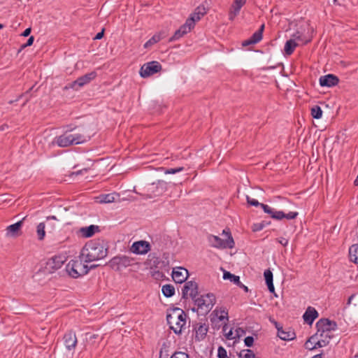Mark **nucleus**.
Here are the masks:
<instances>
[{"label": "nucleus", "instance_id": "nucleus-1", "mask_svg": "<svg viewBox=\"0 0 358 358\" xmlns=\"http://www.w3.org/2000/svg\"><path fill=\"white\" fill-rule=\"evenodd\" d=\"M80 253L85 257V262H91L106 257L108 248L103 241L92 240L85 245Z\"/></svg>", "mask_w": 358, "mask_h": 358}, {"label": "nucleus", "instance_id": "nucleus-2", "mask_svg": "<svg viewBox=\"0 0 358 358\" xmlns=\"http://www.w3.org/2000/svg\"><path fill=\"white\" fill-rule=\"evenodd\" d=\"M186 313L180 308H176L167 314L166 320L169 328L176 334H180L186 326Z\"/></svg>", "mask_w": 358, "mask_h": 358}, {"label": "nucleus", "instance_id": "nucleus-3", "mask_svg": "<svg viewBox=\"0 0 358 358\" xmlns=\"http://www.w3.org/2000/svg\"><path fill=\"white\" fill-rule=\"evenodd\" d=\"M90 135H85L82 134H69L64 133L55 138V143L59 147L65 148L71 145H78L83 143L90 140Z\"/></svg>", "mask_w": 358, "mask_h": 358}, {"label": "nucleus", "instance_id": "nucleus-4", "mask_svg": "<svg viewBox=\"0 0 358 358\" xmlns=\"http://www.w3.org/2000/svg\"><path fill=\"white\" fill-rule=\"evenodd\" d=\"M83 262H85V257H81V254L77 258L71 259L66 266V271L69 275L77 278L87 274L90 268Z\"/></svg>", "mask_w": 358, "mask_h": 358}, {"label": "nucleus", "instance_id": "nucleus-5", "mask_svg": "<svg viewBox=\"0 0 358 358\" xmlns=\"http://www.w3.org/2000/svg\"><path fill=\"white\" fill-rule=\"evenodd\" d=\"M222 234L226 238L225 239L212 234L208 236V241L210 246L218 249H232L234 248L235 243L229 229H224Z\"/></svg>", "mask_w": 358, "mask_h": 358}, {"label": "nucleus", "instance_id": "nucleus-6", "mask_svg": "<svg viewBox=\"0 0 358 358\" xmlns=\"http://www.w3.org/2000/svg\"><path fill=\"white\" fill-rule=\"evenodd\" d=\"M194 304L197 306V310L207 313L210 311L216 303L215 296L213 293L201 295L194 300Z\"/></svg>", "mask_w": 358, "mask_h": 358}, {"label": "nucleus", "instance_id": "nucleus-7", "mask_svg": "<svg viewBox=\"0 0 358 358\" xmlns=\"http://www.w3.org/2000/svg\"><path fill=\"white\" fill-rule=\"evenodd\" d=\"M317 332L320 333V337H326L331 338L329 334L331 331H334L337 328V324L336 322L330 320L327 318H322L318 320L316 323Z\"/></svg>", "mask_w": 358, "mask_h": 358}, {"label": "nucleus", "instance_id": "nucleus-8", "mask_svg": "<svg viewBox=\"0 0 358 358\" xmlns=\"http://www.w3.org/2000/svg\"><path fill=\"white\" fill-rule=\"evenodd\" d=\"M167 190V183L164 180H158L152 182L147 187V193L145 194V199H152L162 195Z\"/></svg>", "mask_w": 358, "mask_h": 358}, {"label": "nucleus", "instance_id": "nucleus-9", "mask_svg": "<svg viewBox=\"0 0 358 358\" xmlns=\"http://www.w3.org/2000/svg\"><path fill=\"white\" fill-rule=\"evenodd\" d=\"M134 259L126 255L116 256L112 258L108 264L110 267L115 271H120L122 268H126L133 264Z\"/></svg>", "mask_w": 358, "mask_h": 358}, {"label": "nucleus", "instance_id": "nucleus-10", "mask_svg": "<svg viewBox=\"0 0 358 358\" xmlns=\"http://www.w3.org/2000/svg\"><path fill=\"white\" fill-rule=\"evenodd\" d=\"M162 69L161 64L157 61H152L144 64L140 69L139 73L142 78H148L159 72Z\"/></svg>", "mask_w": 358, "mask_h": 358}, {"label": "nucleus", "instance_id": "nucleus-11", "mask_svg": "<svg viewBox=\"0 0 358 358\" xmlns=\"http://www.w3.org/2000/svg\"><path fill=\"white\" fill-rule=\"evenodd\" d=\"M199 287L197 282L194 280L187 281L182 289V299H187L189 297L193 301L197 297Z\"/></svg>", "mask_w": 358, "mask_h": 358}, {"label": "nucleus", "instance_id": "nucleus-12", "mask_svg": "<svg viewBox=\"0 0 358 358\" xmlns=\"http://www.w3.org/2000/svg\"><path fill=\"white\" fill-rule=\"evenodd\" d=\"M195 26L193 18H187L185 23L176 30L171 38V40H178L184 35L189 33Z\"/></svg>", "mask_w": 358, "mask_h": 358}, {"label": "nucleus", "instance_id": "nucleus-13", "mask_svg": "<svg viewBox=\"0 0 358 358\" xmlns=\"http://www.w3.org/2000/svg\"><path fill=\"white\" fill-rule=\"evenodd\" d=\"M97 74L95 71H92L84 76L78 78L75 81L71 84V87L78 90V87H81L85 85L88 84L90 81L96 77Z\"/></svg>", "mask_w": 358, "mask_h": 358}, {"label": "nucleus", "instance_id": "nucleus-14", "mask_svg": "<svg viewBox=\"0 0 358 358\" xmlns=\"http://www.w3.org/2000/svg\"><path fill=\"white\" fill-rule=\"evenodd\" d=\"M64 345L68 351L73 350L77 345L78 340L76 332L73 330L67 331L63 337Z\"/></svg>", "mask_w": 358, "mask_h": 358}, {"label": "nucleus", "instance_id": "nucleus-15", "mask_svg": "<svg viewBox=\"0 0 358 358\" xmlns=\"http://www.w3.org/2000/svg\"><path fill=\"white\" fill-rule=\"evenodd\" d=\"M150 250V245L145 241L134 242L130 248V251L137 255H145Z\"/></svg>", "mask_w": 358, "mask_h": 358}, {"label": "nucleus", "instance_id": "nucleus-16", "mask_svg": "<svg viewBox=\"0 0 358 358\" xmlns=\"http://www.w3.org/2000/svg\"><path fill=\"white\" fill-rule=\"evenodd\" d=\"M188 275V271L182 267H178L172 271V278L176 283L186 282Z\"/></svg>", "mask_w": 358, "mask_h": 358}, {"label": "nucleus", "instance_id": "nucleus-17", "mask_svg": "<svg viewBox=\"0 0 358 358\" xmlns=\"http://www.w3.org/2000/svg\"><path fill=\"white\" fill-rule=\"evenodd\" d=\"M320 85L322 87H334L338 85L339 82L338 78L334 74H327L321 76L319 80Z\"/></svg>", "mask_w": 358, "mask_h": 358}, {"label": "nucleus", "instance_id": "nucleus-18", "mask_svg": "<svg viewBox=\"0 0 358 358\" xmlns=\"http://www.w3.org/2000/svg\"><path fill=\"white\" fill-rule=\"evenodd\" d=\"M27 217H24L21 220L17 222L15 224H10L7 227L6 236L8 237H17L20 234V229L23 224V221Z\"/></svg>", "mask_w": 358, "mask_h": 358}, {"label": "nucleus", "instance_id": "nucleus-19", "mask_svg": "<svg viewBox=\"0 0 358 358\" xmlns=\"http://www.w3.org/2000/svg\"><path fill=\"white\" fill-rule=\"evenodd\" d=\"M66 260L64 255H55L48 260L47 264L51 269L56 271L62 266Z\"/></svg>", "mask_w": 358, "mask_h": 358}, {"label": "nucleus", "instance_id": "nucleus-20", "mask_svg": "<svg viewBox=\"0 0 358 358\" xmlns=\"http://www.w3.org/2000/svg\"><path fill=\"white\" fill-rule=\"evenodd\" d=\"M99 227L97 225L91 224L88 227H81L79 229L80 235L83 238H90L95 234V233L99 232Z\"/></svg>", "mask_w": 358, "mask_h": 358}, {"label": "nucleus", "instance_id": "nucleus-21", "mask_svg": "<svg viewBox=\"0 0 358 358\" xmlns=\"http://www.w3.org/2000/svg\"><path fill=\"white\" fill-rule=\"evenodd\" d=\"M318 317V313L315 308L309 306L303 315L304 322L308 324H312Z\"/></svg>", "mask_w": 358, "mask_h": 358}, {"label": "nucleus", "instance_id": "nucleus-22", "mask_svg": "<svg viewBox=\"0 0 358 358\" xmlns=\"http://www.w3.org/2000/svg\"><path fill=\"white\" fill-rule=\"evenodd\" d=\"M266 284L268 287V289L271 293H273L275 297H277V294L275 293V287L273 282V273L269 270L266 269L264 273Z\"/></svg>", "mask_w": 358, "mask_h": 358}, {"label": "nucleus", "instance_id": "nucleus-23", "mask_svg": "<svg viewBox=\"0 0 358 358\" xmlns=\"http://www.w3.org/2000/svg\"><path fill=\"white\" fill-rule=\"evenodd\" d=\"M242 7L243 6L241 4L233 2L229 11V20L230 21H233L239 14Z\"/></svg>", "mask_w": 358, "mask_h": 358}, {"label": "nucleus", "instance_id": "nucleus-24", "mask_svg": "<svg viewBox=\"0 0 358 358\" xmlns=\"http://www.w3.org/2000/svg\"><path fill=\"white\" fill-rule=\"evenodd\" d=\"M298 215L299 213L297 212H289L288 213H285L283 211L278 210L276 213V215L273 216V219L277 220H281L283 218H286L287 220H293L295 219Z\"/></svg>", "mask_w": 358, "mask_h": 358}, {"label": "nucleus", "instance_id": "nucleus-25", "mask_svg": "<svg viewBox=\"0 0 358 358\" xmlns=\"http://www.w3.org/2000/svg\"><path fill=\"white\" fill-rule=\"evenodd\" d=\"M208 327L206 324H200L196 329V338L202 340L207 334Z\"/></svg>", "mask_w": 358, "mask_h": 358}, {"label": "nucleus", "instance_id": "nucleus-26", "mask_svg": "<svg viewBox=\"0 0 358 358\" xmlns=\"http://www.w3.org/2000/svg\"><path fill=\"white\" fill-rule=\"evenodd\" d=\"M278 336L283 341H291L294 338L295 334L292 331H285L280 327L278 329Z\"/></svg>", "mask_w": 358, "mask_h": 358}, {"label": "nucleus", "instance_id": "nucleus-27", "mask_svg": "<svg viewBox=\"0 0 358 358\" xmlns=\"http://www.w3.org/2000/svg\"><path fill=\"white\" fill-rule=\"evenodd\" d=\"M206 13V8L204 7L198 6L194 12L191 14L189 18H193L194 23L199 21L202 16Z\"/></svg>", "mask_w": 358, "mask_h": 358}, {"label": "nucleus", "instance_id": "nucleus-28", "mask_svg": "<svg viewBox=\"0 0 358 358\" xmlns=\"http://www.w3.org/2000/svg\"><path fill=\"white\" fill-rule=\"evenodd\" d=\"M299 44L293 39H289V40L287 41V42L285 43V48H284L286 55H292L294 52L295 48Z\"/></svg>", "mask_w": 358, "mask_h": 358}, {"label": "nucleus", "instance_id": "nucleus-29", "mask_svg": "<svg viewBox=\"0 0 358 358\" xmlns=\"http://www.w3.org/2000/svg\"><path fill=\"white\" fill-rule=\"evenodd\" d=\"M213 313L220 321L229 320L228 310L225 308H216Z\"/></svg>", "mask_w": 358, "mask_h": 358}, {"label": "nucleus", "instance_id": "nucleus-30", "mask_svg": "<svg viewBox=\"0 0 358 358\" xmlns=\"http://www.w3.org/2000/svg\"><path fill=\"white\" fill-rule=\"evenodd\" d=\"M264 29V24H262L257 31L252 34V35L250 38V40L252 41V43L256 44L262 39Z\"/></svg>", "mask_w": 358, "mask_h": 358}, {"label": "nucleus", "instance_id": "nucleus-31", "mask_svg": "<svg viewBox=\"0 0 358 358\" xmlns=\"http://www.w3.org/2000/svg\"><path fill=\"white\" fill-rule=\"evenodd\" d=\"M315 336H316V339H315V345H316V348H322L329 344L330 339H329L328 337L327 338L320 337V333H316Z\"/></svg>", "mask_w": 358, "mask_h": 358}, {"label": "nucleus", "instance_id": "nucleus-32", "mask_svg": "<svg viewBox=\"0 0 358 358\" xmlns=\"http://www.w3.org/2000/svg\"><path fill=\"white\" fill-rule=\"evenodd\" d=\"M117 195L114 193L101 194L99 196V202L103 203H109L114 202L115 200V197Z\"/></svg>", "mask_w": 358, "mask_h": 358}, {"label": "nucleus", "instance_id": "nucleus-33", "mask_svg": "<svg viewBox=\"0 0 358 358\" xmlns=\"http://www.w3.org/2000/svg\"><path fill=\"white\" fill-rule=\"evenodd\" d=\"M162 292L164 296L171 297L175 294V288L172 285H164L162 287Z\"/></svg>", "mask_w": 358, "mask_h": 358}, {"label": "nucleus", "instance_id": "nucleus-34", "mask_svg": "<svg viewBox=\"0 0 358 358\" xmlns=\"http://www.w3.org/2000/svg\"><path fill=\"white\" fill-rule=\"evenodd\" d=\"M350 260L358 264V245H353L349 249Z\"/></svg>", "mask_w": 358, "mask_h": 358}, {"label": "nucleus", "instance_id": "nucleus-35", "mask_svg": "<svg viewBox=\"0 0 358 358\" xmlns=\"http://www.w3.org/2000/svg\"><path fill=\"white\" fill-rule=\"evenodd\" d=\"M223 279L224 280H229L231 282H234L235 285L240 283L239 276L232 274L229 271H224Z\"/></svg>", "mask_w": 358, "mask_h": 358}, {"label": "nucleus", "instance_id": "nucleus-36", "mask_svg": "<svg viewBox=\"0 0 358 358\" xmlns=\"http://www.w3.org/2000/svg\"><path fill=\"white\" fill-rule=\"evenodd\" d=\"M45 222H41L37 225L36 233H37L38 239L39 241H42L45 238Z\"/></svg>", "mask_w": 358, "mask_h": 358}, {"label": "nucleus", "instance_id": "nucleus-37", "mask_svg": "<svg viewBox=\"0 0 358 358\" xmlns=\"http://www.w3.org/2000/svg\"><path fill=\"white\" fill-rule=\"evenodd\" d=\"M292 37L294 38L293 40L300 42L302 45H306L311 41V39L305 38L303 36V34L299 31H296L294 34H293Z\"/></svg>", "mask_w": 358, "mask_h": 358}, {"label": "nucleus", "instance_id": "nucleus-38", "mask_svg": "<svg viewBox=\"0 0 358 358\" xmlns=\"http://www.w3.org/2000/svg\"><path fill=\"white\" fill-rule=\"evenodd\" d=\"M162 39L161 36L159 34H155L152 38H150L145 44L144 48H148L152 45L157 43Z\"/></svg>", "mask_w": 358, "mask_h": 358}, {"label": "nucleus", "instance_id": "nucleus-39", "mask_svg": "<svg viewBox=\"0 0 358 358\" xmlns=\"http://www.w3.org/2000/svg\"><path fill=\"white\" fill-rule=\"evenodd\" d=\"M311 115L315 119H320L322 116V110L319 106H314L311 108Z\"/></svg>", "mask_w": 358, "mask_h": 358}, {"label": "nucleus", "instance_id": "nucleus-40", "mask_svg": "<svg viewBox=\"0 0 358 358\" xmlns=\"http://www.w3.org/2000/svg\"><path fill=\"white\" fill-rule=\"evenodd\" d=\"M316 336L315 334L310 336L308 340L305 343V347L308 350H313L316 349V345H315Z\"/></svg>", "mask_w": 358, "mask_h": 358}, {"label": "nucleus", "instance_id": "nucleus-41", "mask_svg": "<svg viewBox=\"0 0 358 358\" xmlns=\"http://www.w3.org/2000/svg\"><path fill=\"white\" fill-rule=\"evenodd\" d=\"M262 208L263 209L264 212L270 215L271 217L273 219V216L276 215V213L278 210H275L273 208H271L269 206L262 203L261 206Z\"/></svg>", "mask_w": 358, "mask_h": 358}, {"label": "nucleus", "instance_id": "nucleus-42", "mask_svg": "<svg viewBox=\"0 0 358 358\" xmlns=\"http://www.w3.org/2000/svg\"><path fill=\"white\" fill-rule=\"evenodd\" d=\"M268 224H270V222L262 221L259 223L253 224L252 229L253 231H259Z\"/></svg>", "mask_w": 358, "mask_h": 358}, {"label": "nucleus", "instance_id": "nucleus-43", "mask_svg": "<svg viewBox=\"0 0 358 358\" xmlns=\"http://www.w3.org/2000/svg\"><path fill=\"white\" fill-rule=\"evenodd\" d=\"M239 357L241 358H255V355L252 350L247 349L242 350L239 354Z\"/></svg>", "mask_w": 358, "mask_h": 358}, {"label": "nucleus", "instance_id": "nucleus-44", "mask_svg": "<svg viewBox=\"0 0 358 358\" xmlns=\"http://www.w3.org/2000/svg\"><path fill=\"white\" fill-rule=\"evenodd\" d=\"M51 220H57V218L54 215L49 216L47 217L46 222L45 224V227L48 228V229L49 230V232H52L55 229V224L51 223V222H50Z\"/></svg>", "mask_w": 358, "mask_h": 358}, {"label": "nucleus", "instance_id": "nucleus-45", "mask_svg": "<svg viewBox=\"0 0 358 358\" xmlns=\"http://www.w3.org/2000/svg\"><path fill=\"white\" fill-rule=\"evenodd\" d=\"M184 169H185L182 166H179V167L174 168V169H166L164 171V173L165 174H175V173H179L180 171H182Z\"/></svg>", "mask_w": 358, "mask_h": 358}, {"label": "nucleus", "instance_id": "nucleus-46", "mask_svg": "<svg viewBox=\"0 0 358 358\" xmlns=\"http://www.w3.org/2000/svg\"><path fill=\"white\" fill-rule=\"evenodd\" d=\"M170 358H189V355L184 352L176 351L171 355Z\"/></svg>", "mask_w": 358, "mask_h": 358}, {"label": "nucleus", "instance_id": "nucleus-47", "mask_svg": "<svg viewBox=\"0 0 358 358\" xmlns=\"http://www.w3.org/2000/svg\"><path fill=\"white\" fill-rule=\"evenodd\" d=\"M248 203L253 206H260L262 203H259L257 200L250 198L249 196H246Z\"/></svg>", "mask_w": 358, "mask_h": 358}, {"label": "nucleus", "instance_id": "nucleus-48", "mask_svg": "<svg viewBox=\"0 0 358 358\" xmlns=\"http://www.w3.org/2000/svg\"><path fill=\"white\" fill-rule=\"evenodd\" d=\"M244 343L247 347H251V346H252L253 343H254V338L250 336H247L244 339Z\"/></svg>", "mask_w": 358, "mask_h": 358}, {"label": "nucleus", "instance_id": "nucleus-49", "mask_svg": "<svg viewBox=\"0 0 358 358\" xmlns=\"http://www.w3.org/2000/svg\"><path fill=\"white\" fill-rule=\"evenodd\" d=\"M34 41V36H30V37L28 38V40H27V43L22 45V48H26V47L31 46V45L33 44Z\"/></svg>", "mask_w": 358, "mask_h": 358}, {"label": "nucleus", "instance_id": "nucleus-50", "mask_svg": "<svg viewBox=\"0 0 358 358\" xmlns=\"http://www.w3.org/2000/svg\"><path fill=\"white\" fill-rule=\"evenodd\" d=\"M225 336L229 340H231L235 338L233 336V332L231 329H230L227 332H225Z\"/></svg>", "mask_w": 358, "mask_h": 358}, {"label": "nucleus", "instance_id": "nucleus-51", "mask_svg": "<svg viewBox=\"0 0 358 358\" xmlns=\"http://www.w3.org/2000/svg\"><path fill=\"white\" fill-rule=\"evenodd\" d=\"M278 242L283 246H286L288 244V240L285 238H280L278 239Z\"/></svg>", "mask_w": 358, "mask_h": 358}, {"label": "nucleus", "instance_id": "nucleus-52", "mask_svg": "<svg viewBox=\"0 0 358 358\" xmlns=\"http://www.w3.org/2000/svg\"><path fill=\"white\" fill-rule=\"evenodd\" d=\"M103 32H104V29H103L101 31L96 34V35L94 36V40L101 39L103 36Z\"/></svg>", "mask_w": 358, "mask_h": 358}, {"label": "nucleus", "instance_id": "nucleus-53", "mask_svg": "<svg viewBox=\"0 0 358 358\" xmlns=\"http://www.w3.org/2000/svg\"><path fill=\"white\" fill-rule=\"evenodd\" d=\"M236 285L238 287L243 289L245 292H248V287L247 286H245V285H243L241 281H240V283H238Z\"/></svg>", "mask_w": 358, "mask_h": 358}, {"label": "nucleus", "instance_id": "nucleus-54", "mask_svg": "<svg viewBox=\"0 0 358 358\" xmlns=\"http://www.w3.org/2000/svg\"><path fill=\"white\" fill-rule=\"evenodd\" d=\"M31 31V28H27V29L23 31V33L22 34V36H25V37H26V36H28L30 34Z\"/></svg>", "mask_w": 358, "mask_h": 358}, {"label": "nucleus", "instance_id": "nucleus-55", "mask_svg": "<svg viewBox=\"0 0 358 358\" xmlns=\"http://www.w3.org/2000/svg\"><path fill=\"white\" fill-rule=\"evenodd\" d=\"M252 44H254V43H252V41L250 40V38H249L248 40H245V41H244L242 43V45L243 46H248V45H252Z\"/></svg>", "mask_w": 358, "mask_h": 358}, {"label": "nucleus", "instance_id": "nucleus-56", "mask_svg": "<svg viewBox=\"0 0 358 358\" xmlns=\"http://www.w3.org/2000/svg\"><path fill=\"white\" fill-rule=\"evenodd\" d=\"M247 0H234V2L241 4L243 6L245 4Z\"/></svg>", "mask_w": 358, "mask_h": 358}, {"label": "nucleus", "instance_id": "nucleus-57", "mask_svg": "<svg viewBox=\"0 0 358 358\" xmlns=\"http://www.w3.org/2000/svg\"><path fill=\"white\" fill-rule=\"evenodd\" d=\"M355 296V294H352L349 298H348V302H347V304L348 305H350L352 302V300L354 299V297Z\"/></svg>", "mask_w": 358, "mask_h": 358}, {"label": "nucleus", "instance_id": "nucleus-58", "mask_svg": "<svg viewBox=\"0 0 358 358\" xmlns=\"http://www.w3.org/2000/svg\"><path fill=\"white\" fill-rule=\"evenodd\" d=\"M322 352L320 354H317V355H314L313 357H312V358H322Z\"/></svg>", "mask_w": 358, "mask_h": 358}, {"label": "nucleus", "instance_id": "nucleus-59", "mask_svg": "<svg viewBox=\"0 0 358 358\" xmlns=\"http://www.w3.org/2000/svg\"><path fill=\"white\" fill-rule=\"evenodd\" d=\"M273 324H275V327H276V329H277V330H278V329H280V327H282L280 325V324H279V323H278L277 322L273 321Z\"/></svg>", "mask_w": 358, "mask_h": 358}, {"label": "nucleus", "instance_id": "nucleus-60", "mask_svg": "<svg viewBox=\"0 0 358 358\" xmlns=\"http://www.w3.org/2000/svg\"><path fill=\"white\" fill-rule=\"evenodd\" d=\"M228 325L227 323L224 324V325L223 326V328H222V330L225 333V332H227V331H228Z\"/></svg>", "mask_w": 358, "mask_h": 358}, {"label": "nucleus", "instance_id": "nucleus-61", "mask_svg": "<svg viewBox=\"0 0 358 358\" xmlns=\"http://www.w3.org/2000/svg\"><path fill=\"white\" fill-rule=\"evenodd\" d=\"M354 185L355 186H358V174H357V176L356 179L354 181Z\"/></svg>", "mask_w": 358, "mask_h": 358}, {"label": "nucleus", "instance_id": "nucleus-62", "mask_svg": "<svg viewBox=\"0 0 358 358\" xmlns=\"http://www.w3.org/2000/svg\"><path fill=\"white\" fill-rule=\"evenodd\" d=\"M3 27V24H0V29Z\"/></svg>", "mask_w": 358, "mask_h": 358}, {"label": "nucleus", "instance_id": "nucleus-63", "mask_svg": "<svg viewBox=\"0 0 358 358\" xmlns=\"http://www.w3.org/2000/svg\"><path fill=\"white\" fill-rule=\"evenodd\" d=\"M95 267H96L95 265L91 266V268H95Z\"/></svg>", "mask_w": 358, "mask_h": 358}, {"label": "nucleus", "instance_id": "nucleus-64", "mask_svg": "<svg viewBox=\"0 0 358 358\" xmlns=\"http://www.w3.org/2000/svg\"><path fill=\"white\" fill-rule=\"evenodd\" d=\"M357 225H358V220H357Z\"/></svg>", "mask_w": 358, "mask_h": 358}]
</instances>
